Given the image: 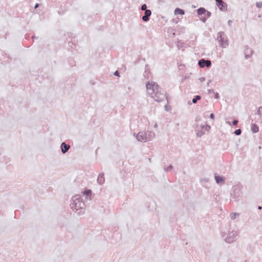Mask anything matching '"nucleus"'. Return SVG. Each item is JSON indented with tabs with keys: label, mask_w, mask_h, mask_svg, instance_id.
I'll use <instances>...</instances> for the list:
<instances>
[{
	"label": "nucleus",
	"mask_w": 262,
	"mask_h": 262,
	"mask_svg": "<svg viewBox=\"0 0 262 262\" xmlns=\"http://www.w3.org/2000/svg\"><path fill=\"white\" fill-rule=\"evenodd\" d=\"M91 192H92V191L90 189H88V190H85L83 192V193H84V194H85L86 195L89 196V195H90L91 194Z\"/></svg>",
	"instance_id": "nucleus-25"
},
{
	"label": "nucleus",
	"mask_w": 262,
	"mask_h": 262,
	"mask_svg": "<svg viewBox=\"0 0 262 262\" xmlns=\"http://www.w3.org/2000/svg\"><path fill=\"white\" fill-rule=\"evenodd\" d=\"M206 12V9L203 7H201L197 10V13L199 15H201L202 14H205Z\"/></svg>",
	"instance_id": "nucleus-17"
},
{
	"label": "nucleus",
	"mask_w": 262,
	"mask_h": 262,
	"mask_svg": "<svg viewBox=\"0 0 262 262\" xmlns=\"http://www.w3.org/2000/svg\"><path fill=\"white\" fill-rule=\"evenodd\" d=\"M216 4L219 9L221 11H227V5L223 0H215Z\"/></svg>",
	"instance_id": "nucleus-8"
},
{
	"label": "nucleus",
	"mask_w": 262,
	"mask_h": 262,
	"mask_svg": "<svg viewBox=\"0 0 262 262\" xmlns=\"http://www.w3.org/2000/svg\"><path fill=\"white\" fill-rule=\"evenodd\" d=\"M35 38V36H32V38L33 40H34V39Z\"/></svg>",
	"instance_id": "nucleus-41"
},
{
	"label": "nucleus",
	"mask_w": 262,
	"mask_h": 262,
	"mask_svg": "<svg viewBox=\"0 0 262 262\" xmlns=\"http://www.w3.org/2000/svg\"><path fill=\"white\" fill-rule=\"evenodd\" d=\"M150 75H151V74L150 73V71H147V70H145L143 76L146 79H149L150 77Z\"/></svg>",
	"instance_id": "nucleus-19"
},
{
	"label": "nucleus",
	"mask_w": 262,
	"mask_h": 262,
	"mask_svg": "<svg viewBox=\"0 0 262 262\" xmlns=\"http://www.w3.org/2000/svg\"><path fill=\"white\" fill-rule=\"evenodd\" d=\"M199 80H200L201 82H204V81H205V78H204V77H200V78H199Z\"/></svg>",
	"instance_id": "nucleus-33"
},
{
	"label": "nucleus",
	"mask_w": 262,
	"mask_h": 262,
	"mask_svg": "<svg viewBox=\"0 0 262 262\" xmlns=\"http://www.w3.org/2000/svg\"><path fill=\"white\" fill-rule=\"evenodd\" d=\"M105 182L104 174L100 173L97 178V182L100 185H102Z\"/></svg>",
	"instance_id": "nucleus-13"
},
{
	"label": "nucleus",
	"mask_w": 262,
	"mask_h": 262,
	"mask_svg": "<svg viewBox=\"0 0 262 262\" xmlns=\"http://www.w3.org/2000/svg\"><path fill=\"white\" fill-rule=\"evenodd\" d=\"M253 54L252 50L249 48H247L245 50V56L246 59L250 58Z\"/></svg>",
	"instance_id": "nucleus-14"
},
{
	"label": "nucleus",
	"mask_w": 262,
	"mask_h": 262,
	"mask_svg": "<svg viewBox=\"0 0 262 262\" xmlns=\"http://www.w3.org/2000/svg\"><path fill=\"white\" fill-rule=\"evenodd\" d=\"M148 160H149V161H151V159L150 158H149Z\"/></svg>",
	"instance_id": "nucleus-43"
},
{
	"label": "nucleus",
	"mask_w": 262,
	"mask_h": 262,
	"mask_svg": "<svg viewBox=\"0 0 262 262\" xmlns=\"http://www.w3.org/2000/svg\"><path fill=\"white\" fill-rule=\"evenodd\" d=\"M146 88L147 94L155 101L160 102L165 98H166L167 101H168V97L164 93L163 90L155 82L152 81L146 82Z\"/></svg>",
	"instance_id": "nucleus-1"
},
{
	"label": "nucleus",
	"mask_w": 262,
	"mask_h": 262,
	"mask_svg": "<svg viewBox=\"0 0 262 262\" xmlns=\"http://www.w3.org/2000/svg\"><path fill=\"white\" fill-rule=\"evenodd\" d=\"M261 208H262V207H261V206H259L258 207V209L259 210L261 209Z\"/></svg>",
	"instance_id": "nucleus-40"
},
{
	"label": "nucleus",
	"mask_w": 262,
	"mask_h": 262,
	"mask_svg": "<svg viewBox=\"0 0 262 262\" xmlns=\"http://www.w3.org/2000/svg\"><path fill=\"white\" fill-rule=\"evenodd\" d=\"M242 190L238 186L233 187L231 193V200L235 202L239 201L242 197Z\"/></svg>",
	"instance_id": "nucleus-3"
},
{
	"label": "nucleus",
	"mask_w": 262,
	"mask_h": 262,
	"mask_svg": "<svg viewBox=\"0 0 262 262\" xmlns=\"http://www.w3.org/2000/svg\"><path fill=\"white\" fill-rule=\"evenodd\" d=\"M238 233L236 231H232L229 233L227 236L225 238L226 242L232 243L237 239Z\"/></svg>",
	"instance_id": "nucleus-5"
},
{
	"label": "nucleus",
	"mask_w": 262,
	"mask_h": 262,
	"mask_svg": "<svg viewBox=\"0 0 262 262\" xmlns=\"http://www.w3.org/2000/svg\"><path fill=\"white\" fill-rule=\"evenodd\" d=\"M151 15V11L150 10L145 11L144 15L142 16V19L144 21L147 22L149 20V17Z\"/></svg>",
	"instance_id": "nucleus-10"
},
{
	"label": "nucleus",
	"mask_w": 262,
	"mask_h": 262,
	"mask_svg": "<svg viewBox=\"0 0 262 262\" xmlns=\"http://www.w3.org/2000/svg\"><path fill=\"white\" fill-rule=\"evenodd\" d=\"M155 136V134L153 132L147 131L146 132V141L151 140Z\"/></svg>",
	"instance_id": "nucleus-12"
},
{
	"label": "nucleus",
	"mask_w": 262,
	"mask_h": 262,
	"mask_svg": "<svg viewBox=\"0 0 262 262\" xmlns=\"http://www.w3.org/2000/svg\"><path fill=\"white\" fill-rule=\"evenodd\" d=\"M210 118L212 119H214V114L213 113H211L210 115Z\"/></svg>",
	"instance_id": "nucleus-31"
},
{
	"label": "nucleus",
	"mask_w": 262,
	"mask_h": 262,
	"mask_svg": "<svg viewBox=\"0 0 262 262\" xmlns=\"http://www.w3.org/2000/svg\"><path fill=\"white\" fill-rule=\"evenodd\" d=\"M201 98V97L200 95H196L192 99V102L193 103H195L198 100H200Z\"/></svg>",
	"instance_id": "nucleus-20"
},
{
	"label": "nucleus",
	"mask_w": 262,
	"mask_h": 262,
	"mask_svg": "<svg viewBox=\"0 0 262 262\" xmlns=\"http://www.w3.org/2000/svg\"><path fill=\"white\" fill-rule=\"evenodd\" d=\"M232 124H233V125H237V124L238 123V120H233V121H232Z\"/></svg>",
	"instance_id": "nucleus-29"
},
{
	"label": "nucleus",
	"mask_w": 262,
	"mask_h": 262,
	"mask_svg": "<svg viewBox=\"0 0 262 262\" xmlns=\"http://www.w3.org/2000/svg\"><path fill=\"white\" fill-rule=\"evenodd\" d=\"M239 216V214L236 212L231 213L230 214V217L231 220H234L237 216Z\"/></svg>",
	"instance_id": "nucleus-21"
},
{
	"label": "nucleus",
	"mask_w": 262,
	"mask_h": 262,
	"mask_svg": "<svg viewBox=\"0 0 262 262\" xmlns=\"http://www.w3.org/2000/svg\"><path fill=\"white\" fill-rule=\"evenodd\" d=\"M198 64L201 68H203L205 67H206L207 68H210L211 66V62L209 60L201 59L199 61Z\"/></svg>",
	"instance_id": "nucleus-7"
},
{
	"label": "nucleus",
	"mask_w": 262,
	"mask_h": 262,
	"mask_svg": "<svg viewBox=\"0 0 262 262\" xmlns=\"http://www.w3.org/2000/svg\"><path fill=\"white\" fill-rule=\"evenodd\" d=\"M214 97L215 99H218L220 98L219 94L217 93H215Z\"/></svg>",
	"instance_id": "nucleus-30"
},
{
	"label": "nucleus",
	"mask_w": 262,
	"mask_h": 262,
	"mask_svg": "<svg viewBox=\"0 0 262 262\" xmlns=\"http://www.w3.org/2000/svg\"><path fill=\"white\" fill-rule=\"evenodd\" d=\"M137 140L139 142H146V132L142 131L139 132L137 135L134 134Z\"/></svg>",
	"instance_id": "nucleus-6"
},
{
	"label": "nucleus",
	"mask_w": 262,
	"mask_h": 262,
	"mask_svg": "<svg viewBox=\"0 0 262 262\" xmlns=\"http://www.w3.org/2000/svg\"><path fill=\"white\" fill-rule=\"evenodd\" d=\"M205 14H206V16L208 18H209L211 16V13L210 11H206V12Z\"/></svg>",
	"instance_id": "nucleus-28"
},
{
	"label": "nucleus",
	"mask_w": 262,
	"mask_h": 262,
	"mask_svg": "<svg viewBox=\"0 0 262 262\" xmlns=\"http://www.w3.org/2000/svg\"><path fill=\"white\" fill-rule=\"evenodd\" d=\"M208 93H209V94H210V93H212H212H214V91H213V90H208Z\"/></svg>",
	"instance_id": "nucleus-36"
},
{
	"label": "nucleus",
	"mask_w": 262,
	"mask_h": 262,
	"mask_svg": "<svg viewBox=\"0 0 262 262\" xmlns=\"http://www.w3.org/2000/svg\"><path fill=\"white\" fill-rule=\"evenodd\" d=\"M257 114L259 116V117L262 119V107H259L257 111Z\"/></svg>",
	"instance_id": "nucleus-22"
},
{
	"label": "nucleus",
	"mask_w": 262,
	"mask_h": 262,
	"mask_svg": "<svg viewBox=\"0 0 262 262\" xmlns=\"http://www.w3.org/2000/svg\"><path fill=\"white\" fill-rule=\"evenodd\" d=\"M154 126H155V127H157V124H156Z\"/></svg>",
	"instance_id": "nucleus-42"
},
{
	"label": "nucleus",
	"mask_w": 262,
	"mask_h": 262,
	"mask_svg": "<svg viewBox=\"0 0 262 262\" xmlns=\"http://www.w3.org/2000/svg\"><path fill=\"white\" fill-rule=\"evenodd\" d=\"M251 129L253 133H257L259 130L258 126L255 123H252L251 126Z\"/></svg>",
	"instance_id": "nucleus-15"
},
{
	"label": "nucleus",
	"mask_w": 262,
	"mask_h": 262,
	"mask_svg": "<svg viewBox=\"0 0 262 262\" xmlns=\"http://www.w3.org/2000/svg\"><path fill=\"white\" fill-rule=\"evenodd\" d=\"M256 6L258 8H262V2H258L256 3Z\"/></svg>",
	"instance_id": "nucleus-27"
},
{
	"label": "nucleus",
	"mask_w": 262,
	"mask_h": 262,
	"mask_svg": "<svg viewBox=\"0 0 262 262\" xmlns=\"http://www.w3.org/2000/svg\"><path fill=\"white\" fill-rule=\"evenodd\" d=\"M70 206L71 209L78 215L84 213L85 204L80 195L77 194L72 198Z\"/></svg>",
	"instance_id": "nucleus-2"
},
{
	"label": "nucleus",
	"mask_w": 262,
	"mask_h": 262,
	"mask_svg": "<svg viewBox=\"0 0 262 262\" xmlns=\"http://www.w3.org/2000/svg\"><path fill=\"white\" fill-rule=\"evenodd\" d=\"M215 180L216 183L219 184L224 182V178L221 176H215Z\"/></svg>",
	"instance_id": "nucleus-18"
},
{
	"label": "nucleus",
	"mask_w": 262,
	"mask_h": 262,
	"mask_svg": "<svg viewBox=\"0 0 262 262\" xmlns=\"http://www.w3.org/2000/svg\"><path fill=\"white\" fill-rule=\"evenodd\" d=\"M141 10L142 11H146V10H147L148 9H147V6L146 4H143L142 6H141Z\"/></svg>",
	"instance_id": "nucleus-26"
},
{
	"label": "nucleus",
	"mask_w": 262,
	"mask_h": 262,
	"mask_svg": "<svg viewBox=\"0 0 262 262\" xmlns=\"http://www.w3.org/2000/svg\"><path fill=\"white\" fill-rule=\"evenodd\" d=\"M201 19L203 23H205L206 21V18L205 17H203Z\"/></svg>",
	"instance_id": "nucleus-35"
},
{
	"label": "nucleus",
	"mask_w": 262,
	"mask_h": 262,
	"mask_svg": "<svg viewBox=\"0 0 262 262\" xmlns=\"http://www.w3.org/2000/svg\"><path fill=\"white\" fill-rule=\"evenodd\" d=\"M201 129L199 130V128L198 130H196V136L198 137H201L203 135L205 134V131L204 129H205L206 130H209L210 128V126L208 125H203L201 126Z\"/></svg>",
	"instance_id": "nucleus-9"
},
{
	"label": "nucleus",
	"mask_w": 262,
	"mask_h": 262,
	"mask_svg": "<svg viewBox=\"0 0 262 262\" xmlns=\"http://www.w3.org/2000/svg\"><path fill=\"white\" fill-rule=\"evenodd\" d=\"M173 168V166L171 165H170L169 166H168L167 167H165L164 168V170L165 171H170L171 170V169H172Z\"/></svg>",
	"instance_id": "nucleus-23"
},
{
	"label": "nucleus",
	"mask_w": 262,
	"mask_h": 262,
	"mask_svg": "<svg viewBox=\"0 0 262 262\" xmlns=\"http://www.w3.org/2000/svg\"><path fill=\"white\" fill-rule=\"evenodd\" d=\"M39 7V4H36L35 5V9H36L37 8H38Z\"/></svg>",
	"instance_id": "nucleus-37"
},
{
	"label": "nucleus",
	"mask_w": 262,
	"mask_h": 262,
	"mask_svg": "<svg viewBox=\"0 0 262 262\" xmlns=\"http://www.w3.org/2000/svg\"><path fill=\"white\" fill-rule=\"evenodd\" d=\"M69 145L67 144L65 142H62L61 144V149L62 154H66L70 149Z\"/></svg>",
	"instance_id": "nucleus-11"
},
{
	"label": "nucleus",
	"mask_w": 262,
	"mask_h": 262,
	"mask_svg": "<svg viewBox=\"0 0 262 262\" xmlns=\"http://www.w3.org/2000/svg\"><path fill=\"white\" fill-rule=\"evenodd\" d=\"M234 133L235 134V135H237V136H238V135H240L242 133V130L241 129H236Z\"/></svg>",
	"instance_id": "nucleus-24"
},
{
	"label": "nucleus",
	"mask_w": 262,
	"mask_h": 262,
	"mask_svg": "<svg viewBox=\"0 0 262 262\" xmlns=\"http://www.w3.org/2000/svg\"><path fill=\"white\" fill-rule=\"evenodd\" d=\"M232 23V21L231 20H229L228 21V25L229 26H231V24Z\"/></svg>",
	"instance_id": "nucleus-34"
},
{
	"label": "nucleus",
	"mask_w": 262,
	"mask_h": 262,
	"mask_svg": "<svg viewBox=\"0 0 262 262\" xmlns=\"http://www.w3.org/2000/svg\"><path fill=\"white\" fill-rule=\"evenodd\" d=\"M210 82V80H209V81L207 82V85L208 86H209Z\"/></svg>",
	"instance_id": "nucleus-39"
},
{
	"label": "nucleus",
	"mask_w": 262,
	"mask_h": 262,
	"mask_svg": "<svg viewBox=\"0 0 262 262\" xmlns=\"http://www.w3.org/2000/svg\"><path fill=\"white\" fill-rule=\"evenodd\" d=\"M185 14V11L183 9H181L180 8H177L175 10H174V14L175 15H183Z\"/></svg>",
	"instance_id": "nucleus-16"
},
{
	"label": "nucleus",
	"mask_w": 262,
	"mask_h": 262,
	"mask_svg": "<svg viewBox=\"0 0 262 262\" xmlns=\"http://www.w3.org/2000/svg\"><path fill=\"white\" fill-rule=\"evenodd\" d=\"M114 75H115L116 76H119V73L118 72V71H116L115 72Z\"/></svg>",
	"instance_id": "nucleus-32"
},
{
	"label": "nucleus",
	"mask_w": 262,
	"mask_h": 262,
	"mask_svg": "<svg viewBox=\"0 0 262 262\" xmlns=\"http://www.w3.org/2000/svg\"><path fill=\"white\" fill-rule=\"evenodd\" d=\"M225 36L224 32H220L217 34V39L219 41L220 46L225 48L228 46V39L226 36Z\"/></svg>",
	"instance_id": "nucleus-4"
},
{
	"label": "nucleus",
	"mask_w": 262,
	"mask_h": 262,
	"mask_svg": "<svg viewBox=\"0 0 262 262\" xmlns=\"http://www.w3.org/2000/svg\"><path fill=\"white\" fill-rule=\"evenodd\" d=\"M201 181H203V180H202ZM203 181H205V182H207L208 181V179L205 178V179H203Z\"/></svg>",
	"instance_id": "nucleus-38"
}]
</instances>
